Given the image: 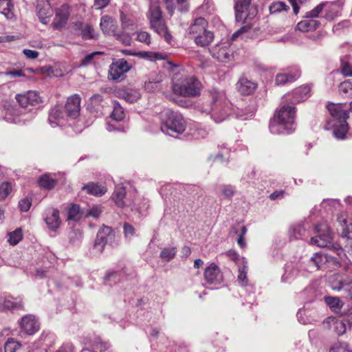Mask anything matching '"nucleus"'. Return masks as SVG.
I'll return each instance as SVG.
<instances>
[{
	"instance_id": "obj_1",
	"label": "nucleus",
	"mask_w": 352,
	"mask_h": 352,
	"mask_svg": "<svg viewBox=\"0 0 352 352\" xmlns=\"http://www.w3.org/2000/svg\"><path fill=\"white\" fill-rule=\"evenodd\" d=\"M252 0H236L234 5L235 18L237 22H243L244 25L232 34V38L239 35L248 32L252 29L256 30L254 27L257 14V8L255 6H251Z\"/></svg>"
},
{
	"instance_id": "obj_2",
	"label": "nucleus",
	"mask_w": 352,
	"mask_h": 352,
	"mask_svg": "<svg viewBox=\"0 0 352 352\" xmlns=\"http://www.w3.org/2000/svg\"><path fill=\"white\" fill-rule=\"evenodd\" d=\"M296 109L293 106L283 105L276 111L270 123V130L274 134L290 133L294 131Z\"/></svg>"
},
{
	"instance_id": "obj_3",
	"label": "nucleus",
	"mask_w": 352,
	"mask_h": 352,
	"mask_svg": "<svg viewBox=\"0 0 352 352\" xmlns=\"http://www.w3.org/2000/svg\"><path fill=\"white\" fill-rule=\"evenodd\" d=\"M173 91L184 97H196L200 95L201 84L194 76L175 74L173 78Z\"/></svg>"
},
{
	"instance_id": "obj_4",
	"label": "nucleus",
	"mask_w": 352,
	"mask_h": 352,
	"mask_svg": "<svg viewBox=\"0 0 352 352\" xmlns=\"http://www.w3.org/2000/svg\"><path fill=\"white\" fill-rule=\"evenodd\" d=\"M208 28V21L204 17L195 18L189 26L188 36L197 46L206 47L212 42L214 34Z\"/></svg>"
},
{
	"instance_id": "obj_5",
	"label": "nucleus",
	"mask_w": 352,
	"mask_h": 352,
	"mask_svg": "<svg viewBox=\"0 0 352 352\" xmlns=\"http://www.w3.org/2000/svg\"><path fill=\"white\" fill-rule=\"evenodd\" d=\"M186 129V122L178 112L166 110L162 117L161 130L163 133L173 136V133H182Z\"/></svg>"
},
{
	"instance_id": "obj_6",
	"label": "nucleus",
	"mask_w": 352,
	"mask_h": 352,
	"mask_svg": "<svg viewBox=\"0 0 352 352\" xmlns=\"http://www.w3.org/2000/svg\"><path fill=\"white\" fill-rule=\"evenodd\" d=\"M330 287L333 291L343 292L346 298L352 300V267L347 265L343 272L333 275Z\"/></svg>"
},
{
	"instance_id": "obj_7",
	"label": "nucleus",
	"mask_w": 352,
	"mask_h": 352,
	"mask_svg": "<svg viewBox=\"0 0 352 352\" xmlns=\"http://www.w3.org/2000/svg\"><path fill=\"white\" fill-rule=\"evenodd\" d=\"M210 94L213 104L210 111L211 117L216 122H221L230 114V104L223 93L214 89Z\"/></svg>"
},
{
	"instance_id": "obj_8",
	"label": "nucleus",
	"mask_w": 352,
	"mask_h": 352,
	"mask_svg": "<svg viewBox=\"0 0 352 352\" xmlns=\"http://www.w3.org/2000/svg\"><path fill=\"white\" fill-rule=\"evenodd\" d=\"M315 232L317 234L311 239V244L316 245L320 248L331 247L336 250L338 254H340V252L342 251L338 245L332 244L333 234L326 223H321L316 225L315 227Z\"/></svg>"
},
{
	"instance_id": "obj_9",
	"label": "nucleus",
	"mask_w": 352,
	"mask_h": 352,
	"mask_svg": "<svg viewBox=\"0 0 352 352\" xmlns=\"http://www.w3.org/2000/svg\"><path fill=\"white\" fill-rule=\"evenodd\" d=\"M307 267H304V270L312 272L320 269L334 268L339 265V261L337 258L326 253H316L308 261Z\"/></svg>"
},
{
	"instance_id": "obj_10",
	"label": "nucleus",
	"mask_w": 352,
	"mask_h": 352,
	"mask_svg": "<svg viewBox=\"0 0 352 352\" xmlns=\"http://www.w3.org/2000/svg\"><path fill=\"white\" fill-rule=\"evenodd\" d=\"M115 239V233L112 228L109 226L102 227L98 232L96 238L93 245V250L96 254H100L104 248V246L109 243L112 245Z\"/></svg>"
},
{
	"instance_id": "obj_11",
	"label": "nucleus",
	"mask_w": 352,
	"mask_h": 352,
	"mask_svg": "<svg viewBox=\"0 0 352 352\" xmlns=\"http://www.w3.org/2000/svg\"><path fill=\"white\" fill-rule=\"evenodd\" d=\"M337 221L342 227L341 236L345 240V250L352 256V223L348 222L344 214H339Z\"/></svg>"
},
{
	"instance_id": "obj_12",
	"label": "nucleus",
	"mask_w": 352,
	"mask_h": 352,
	"mask_svg": "<svg viewBox=\"0 0 352 352\" xmlns=\"http://www.w3.org/2000/svg\"><path fill=\"white\" fill-rule=\"evenodd\" d=\"M131 68V65L124 58L114 60L110 66L109 78L113 80H119Z\"/></svg>"
},
{
	"instance_id": "obj_13",
	"label": "nucleus",
	"mask_w": 352,
	"mask_h": 352,
	"mask_svg": "<svg viewBox=\"0 0 352 352\" xmlns=\"http://www.w3.org/2000/svg\"><path fill=\"white\" fill-rule=\"evenodd\" d=\"M212 56L220 62L228 63L232 58V50L228 43L216 45L210 50Z\"/></svg>"
},
{
	"instance_id": "obj_14",
	"label": "nucleus",
	"mask_w": 352,
	"mask_h": 352,
	"mask_svg": "<svg viewBox=\"0 0 352 352\" xmlns=\"http://www.w3.org/2000/svg\"><path fill=\"white\" fill-rule=\"evenodd\" d=\"M36 12L39 21L43 24H47L53 15V10L49 0H37Z\"/></svg>"
},
{
	"instance_id": "obj_15",
	"label": "nucleus",
	"mask_w": 352,
	"mask_h": 352,
	"mask_svg": "<svg viewBox=\"0 0 352 352\" xmlns=\"http://www.w3.org/2000/svg\"><path fill=\"white\" fill-rule=\"evenodd\" d=\"M204 279L209 285H217L223 280V275L219 267L212 263L204 271Z\"/></svg>"
},
{
	"instance_id": "obj_16",
	"label": "nucleus",
	"mask_w": 352,
	"mask_h": 352,
	"mask_svg": "<svg viewBox=\"0 0 352 352\" xmlns=\"http://www.w3.org/2000/svg\"><path fill=\"white\" fill-rule=\"evenodd\" d=\"M40 324L33 315L23 316L20 322V328L22 332L28 335H33L38 331Z\"/></svg>"
},
{
	"instance_id": "obj_17",
	"label": "nucleus",
	"mask_w": 352,
	"mask_h": 352,
	"mask_svg": "<svg viewBox=\"0 0 352 352\" xmlns=\"http://www.w3.org/2000/svg\"><path fill=\"white\" fill-rule=\"evenodd\" d=\"M66 114L72 118H76L78 116L80 111V97L78 94L70 96L65 105Z\"/></svg>"
},
{
	"instance_id": "obj_18",
	"label": "nucleus",
	"mask_w": 352,
	"mask_h": 352,
	"mask_svg": "<svg viewBox=\"0 0 352 352\" xmlns=\"http://www.w3.org/2000/svg\"><path fill=\"white\" fill-rule=\"evenodd\" d=\"M301 295L307 302H311L322 296V288L319 287L318 281H313L303 290Z\"/></svg>"
},
{
	"instance_id": "obj_19",
	"label": "nucleus",
	"mask_w": 352,
	"mask_h": 352,
	"mask_svg": "<svg viewBox=\"0 0 352 352\" xmlns=\"http://www.w3.org/2000/svg\"><path fill=\"white\" fill-rule=\"evenodd\" d=\"M129 183H121L115 187V190L111 195V199L118 208H122L126 206L124 198L126 197Z\"/></svg>"
},
{
	"instance_id": "obj_20",
	"label": "nucleus",
	"mask_w": 352,
	"mask_h": 352,
	"mask_svg": "<svg viewBox=\"0 0 352 352\" xmlns=\"http://www.w3.org/2000/svg\"><path fill=\"white\" fill-rule=\"evenodd\" d=\"M44 219L50 230H56L60 224L59 210L55 208L46 210Z\"/></svg>"
},
{
	"instance_id": "obj_21",
	"label": "nucleus",
	"mask_w": 352,
	"mask_h": 352,
	"mask_svg": "<svg viewBox=\"0 0 352 352\" xmlns=\"http://www.w3.org/2000/svg\"><path fill=\"white\" fill-rule=\"evenodd\" d=\"M327 109L336 122L344 121L349 118L347 109L345 106L342 103H331L327 105Z\"/></svg>"
},
{
	"instance_id": "obj_22",
	"label": "nucleus",
	"mask_w": 352,
	"mask_h": 352,
	"mask_svg": "<svg viewBox=\"0 0 352 352\" xmlns=\"http://www.w3.org/2000/svg\"><path fill=\"white\" fill-rule=\"evenodd\" d=\"M69 16V7L67 5H63L56 10V16L53 22V27L55 29H60L64 27Z\"/></svg>"
},
{
	"instance_id": "obj_23",
	"label": "nucleus",
	"mask_w": 352,
	"mask_h": 352,
	"mask_svg": "<svg viewBox=\"0 0 352 352\" xmlns=\"http://www.w3.org/2000/svg\"><path fill=\"white\" fill-rule=\"evenodd\" d=\"M304 263H287L285 265V273L282 276L283 282H289L293 280L301 271V269L305 267Z\"/></svg>"
},
{
	"instance_id": "obj_24",
	"label": "nucleus",
	"mask_w": 352,
	"mask_h": 352,
	"mask_svg": "<svg viewBox=\"0 0 352 352\" xmlns=\"http://www.w3.org/2000/svg\"><path fill=\"white\" fill-rule=\"evenodd\" d=\"M324 324L338 336L343 335L346 331L345 321L335 317H328L324 321Z\"/></svg>"
},
{
	"instance_id": "obj_25",
	"label": "nucleus",
	"mask_w": 352,
	"mask_h": 352,
	"mask_svg": "<svg viewBox=\"0 0 352 352\" xmlns=\"http://www.w3.org/2000/svg\"><path fill=\"white\" fill-rule=\"evenodd\" d=\"M100 27L106 35H114L118 30L116 20L109 15H104L100 19Z\"/></svg>"
},
{
	"instance_id": "obj_26",
	"label": "nucleus",
	"mask_w": 352,
	"mask_h": 352,
	"mask_svg": "<svg viewBox=\"0 0 352 352\" xmlns=\"http://www.w3.org/2000/svg\"><path fill=\"white\" fill-rule=\"evenodd\" d=\"M309 228V225L304 222L291 226L288 232L289 240L292 241L302 239Z\"/></svg>"
},
{
	"instance_id": "obj_27",
	"label": "nucleus",
	"mask_w": 352,
	"mask_h": 352,
	"mask_svg": "<svg viewBox=\"0 0 352 352\" xmlns=\"http://www.w3.org/2000/svg\"><path fill=\"white\" fill-rule=\"evenodd\" d=\"M150 25L151 29H153L157 34L164 37L167 43H170L171 41L172 36L168 31V28L164 19L155 21L150 23Z\"/></svg>"
},
{
	"instance_id": "obj_28",
	"label": "nucleus",
	"mask_w": 352,
	"mask_h": 352,
	"mask_svg": "<svg viewBox=\"0 0 352 352\" xmlns=\"http://www.w3.org/2000/svg\"><path fill=\"white\" fill-rule=\"evenodd\" d=\"M236 87L241 94L249 95L254 91L256 84L246 78H241L237 82Z\"/></svg>"
},
{
	"instance_id": "obj_29",
	"label": "nucleus",
	"mask_w": 352,
	"mask_h": 352,
	"mask_svg": "<svg viewBox=\"0 0 352 352\" xmlns=\"http://www.w3.org/2000/svg\"><path fill=\"white\" fill-rule=\"evenodd\" d=\"M23 309L21 300L14 301L12 297H4L0 302V310H14Z\"/></svg>"
},
{
	"instance_id": "obj_30",
	"label": "nucleus",
	"mask_w": 352,
	"mask_h": 352,
	"mask_svg": "<svg viewBox=\"0 0 352 352\" xmlns=\"http://www.w3.org/2000/svg\"><path fill=\"white\" fill-rule=\"evenodd\" d=\"M3 111L4 113V119L9 122H17L19 120V117L21 115V111L14 106H12L10 104L5 105Z\"/></svg>"
},
{
	"instance_id": "obj_31",
	"label": "nucleus",
	"mask_w": 352,
	"mask_h": 352,
	"mask_svg": "<svg viewBox=\"0 0 352 352\" xmlns=\"http://www.w3.org/2000/svg\"><path fill=\"white\" fill-rule=\"evenodd\" d=\"M310 87L308 85L301 86L294 90L292 93V100H291L293 103L300 102L305 100L309 96Z\"/></svg>"
},
{
	"instance_id": "obj_32",
	"label": "nucleus",
	"mask_w": 352,
	"mask_h": 352,
	"mask_svg": "<svg viewBox=\"0 0 352 352\" xmlns=\"http://www.w3.org/2000/svg\"><path fill=\"white\" fill-rule=\"evenodd\" d=\"M319 25L320 22L318 20L306 18L297 24L296 29L301 32H309L316 30Z\"/></svg>"
},
{
	"instance_id": "obj_33",
	"label": "nucleus",
	"mask_w": 352,
	"mask_h": 352,
	"mask_svg": "<svg viewBox=\"0 0 352 352\" xmlns=\"http://www.w3.org/2000/svg\"><path fill=\"white\" fill-rule=\"evenodd\" d=\"M325 17L331 21L336 17L341 11V5L338 2L327 3L324 2Z\"/></svg>"
},
{
	"instance_id": "obj_34",
	"label": "nucleus",
	"mask_w": 352,
	"mask_h": 352,
	"mask_svg": "<svg viewBox=\"0 0 352 352\" xmlns=\"http://www.w3.org/2000/svg\"><path fill=\"white\" fill-rule=\"evenodd\" d=\"M82 190H85L88 194L94 196H102L104 195L107 190L104 186L93 182L85 185L82 187Z\"/></svg>"
},
{
	"instance_id": "obj_35",
	"label": "nucleus",
	"mask_w": 352,
	"mask_h": 352,
	"mask_svg": "<svg viewBox=\"0 0 352 352\" xmlns=\"http://www.w3.org/2000/svg\"><path fill=\"white\" fill-rule=\"evenodd\" d=\"M84 211L80 206L76 204H72L67 210V220L78 221L84 216Z\"/></svg>"
},
{
	"instance_id": "obj_36",
	"label": "nucleus",
	"mask_w": 352,
	"mask_h": 352,
	"mask_svg": "<svg viewBox=\"0 0 352 352\" xmlns=\"http://www.w3.org/2000/svg\"><path fill=\"white\" fill-rule=\"evenodd\" d=\"M300 76V72L298 69H295L292 73H281L276 75V85H284L287 82H292L297 79Z\"/></svg>"
},
{
	"instance_id": "obj_37",
	"label": "nucleus",
	"mask_w": 352,
	"mask_h": 352,
	"mask_svg": "<svg viewBox=\"0 0 352 352\" xmlns=\"http://www.w3.org/2000/svg\"><path fill=\"white\" fill-rule=\"evenodd\" d=\"M248 261L243 258L241 264L239 265L237 280L241 286H246L248 283V279L247 276L248 274Z\"/></svg>"
},
{
	"instance_id": "obj_38",
	"label": "nucleus",
	"mask_w": 352,
	"mask_h": 352,
	"mask_svg": "<svg viewBox=\"0 0 352 352\" xmlns=\"http://www.w3.org/2000/svg\"><path fill=\"white\" fill-rule=\"evenodd\" d=\"M14 6L11 0H0V14H3L7 19L14 18Z\"/></svg>"
},
{
	"instance_id": "obj_39",
	"label": "nucleus",
	"mask_w": 352,
	"mask_h": 352,
	"mask_svg": "<svg viewBox=\"0 0 352 352\" xmlns=\"http://www.w3.org/2000/svg\"><path fill=\"white\" fill-rule=\"evenodd\" d=\"M148 18L150 23L164 19L162 10L157 2L151 3L148 13Z\"/></svg>"
},
{
	"instance_id": "obj_40",
	"label": "nucleus",
	"mask_w": 352,
	"mask_h": 352,
	"mask_svg": "<svg viewBox=\"0 0 352 352\" xmlns=\"http://www.w3.org/2000/svg\"><path fill=\"white\" fill-rule=\"evenodd\" d=\"M324 302L334 312H339L344 305L340 298L337 296H324Z\"/></svg>"
},
{
	"instance_id": "obj_41",
	"label": "nucleus",
	"mask_w": 352,
	"mask_h": 352,
	"mask_svg": "<svg viewBox=\"0 0 352 352\" xmlns=\"http://www.w3.org/2000/svg\"><path fill=\"white\" fill-rule=\"evenodd\" d=\"M65 111H63V107L60 104L54 106L50 111L49 122L50 124L54 127L56 124L52 121V119L59 120L63 119L65 114Z\"/></svg>"
},
{
	"instance_id": "obj_42",
	"label": "nucleus",
	"mask_w": 352,
	"mask_h": 352,
	"mask_svg": "<svg viewBox=\"0 0 352 352\" xmlns=\"http://www.w3.org/2000/svg\"><path fill=\"white\" fill-rule=\"evenodd\" d=\"M333 126V133L335 136L338 139H343L348 131L346 120L337 121V123L334 124Z\"/></svg>"
},
{
	"instance_id": "obj_43",
	"label": "nucleus",
	"mask_w": 352,
	"mask_h": 352,
	"mask_svg": "<svg viewBox=\"0 0 352 352\" xmlns=\"http://www.w3.org/2000/svg\"><path fill=\"white\" fill-rule=\"evenodd\" d=\"M177 254L176 248L174 247L164 248L162 250L160 257L164 262H169L175 258Z\"/></svg>"
},
{
	"instance_id": "obj_44",
	"label": "nucleus",
	"mask_w": 352,
	"mask_h": 352,
	"mask_svg": "<svg viewBox=\"0 0 352 352\" xmlns=\"http://www.w3.org/2000/svg\"><path fill=\"white\" fill-rule=\"evenodd\" d=\"M122 97L126 101L132 103L140 98V94L136 89H126L123 91Z\"/></svg>"
},
{
	"instance_id": "obj_45",
	"label": "nucleus",
	"mask_w": 352,
	"mask_h": 352,
	"mask_svg": "<svg viewBox=\"0 0 352 352\" xmlns=\"http://www.w3.org/2000/svg\"><path fill=\"white\" fill-rule=\"evenodd\" d=\"M131 33V32H125L124 30L120 32L117 30L113 36L117 40L120 41L125 45H130L131 44V37L130 36Z\"/></svg>"
},
{
	"instance_id": "obj_46",
	"label": "nucleus",
	"mask_w": 352,
	"mask_h": 352,
	"mask_svg": "<svg viewBox=\"0 0 352 352\" xmlns=\"http://www.w3.org/2000/svg\"><path fill=\"white\" fill-rule=\"evenodd\" d=\"M38 184L43 188L51 190L56 185L57 181L52 177H39Z\"/></svg>"
},
{
	"instance_id": "obj_47",
	"label": "nucleus",
	"mask_w": 352,
	"mask_h": 352,
	"mask_svg": "<svg viewBox=\"0 0 352 352\" xmlns=\"http://www.w3.org/2000/svg\"><path fill=\"white\" fill-rule=\"evenodd\" d=\"M120 21L122 30L133 32L135 30V25L133 21L128 18L123 12L121 13Z\"/></svg>"
},
{
	"instance_id": "obj_48",
	"label": "nucleus",
	"mask_w": 352,
	"mask_h": 352,
	"mask_svg": "<svg viewBox=\"0 0 352 352\" xmlns=\"http://www.w3.org/2000/svg\"><path fill=\"white\" fill-rule=\"evenodd\" d=\"M81 36L84 39H95L98 34L95 32L93 27L89 24L85 25L81 30Z\"/></svg>"
},
{
	"instance_id": "obj_49",
	"label": "nucleus",
	"mask_w": 352,
	"mask_h": 352,
	"mask_svg": "<svg viewBox=\"0 0 352 352\" xmlns=\"http://www.w3.org/2000/svg\"><path fill=\"white\" fill-rule=\"evenodd\" d=\"M8 241L12 245H16L23 239V233L22 230L21 228H18L15 230L14 232L8 233Z\"/></svg>"
},
{
	"instance_id": "obj_50",
	"label": "nucleus",
	"mask_w": 352,
	"mask_h": 352,
	"mask_svg": "<svg viewBox=\"0 0 352 352\" xmlns=\"http://www.w3.org/2000/svg\"><path fill=\"white\" fill-rule=\"evenodd\" d=\"M339 91L342 95L352 97V80L341 82L339 86Z\"/></svg>"
},
{
	"instance_id": "obj_51",
	"label": "nucleus",
	"mask_w": 352,
	"mask_h": 352,
	"mask_svg": "<svg viewBox=\"0 0 352 352\" xmlns=\"http://www.w3.org/2000/svg\"><path fill=\"white\" fill-rule=\"evenodd\" d=\"M329 352H352V351L346 342H338L331 346Z\"/></svg>"
},
{
	"instance_id": "obj_52",
	"label": "nucleus",
	"mask_w": 352,
	"mask_h": 352,
	"mask_svg": "<svg viewBox=\"0 0 352 352\" xmlns=\"http://www.w3.org/2000/svg\"><path fill=\"white\" fill-rule=\"evenodd\" d=\"M340 202L339 199H324L321 204V206L327 211L333 212V208L336 209L340 206Z\"/></svg>"
},
{
	"instance_id": "obj_53",
	"label": "nucleus",
	"mask_w": 352,
	"mask_h": 352,
	"mask_svg": "<svg viewBox=\"0 0 352 352\" xmlns=\"http://www.w3.org/2000/svg\"><path fill=\"white\" fill-rule=\"evenodd\" d=\"M12 190V186L8 182H3L0 185V200L6 199Z\"/></svg>"
},
{
	"instance_id": "obj_54",
	"label": "nucleus",
	"mask_w": 352,
	"mask_h": 352,
	"mask_svg": "<svg viewBox=\"0 0 352 352\" xmlns=\"http://www.w3.org/2000/svg\"><path fill=\"white\" fill-rule=\"evenodd\" d=\"M91 348L94 352H102L109 348V344L102 342L100 338H96L91 344Z\"/></svg>"
},
{
	"instance_id": "obj_55",
	"label": "nucleus",
	"mask_w": 352,
	"mask_h": 352,
	"mask_svg": "<svg viewBox=\"0 0 352 352\" xmlns=\"http://www.w3.org/2000/svg\"><path fill=\"white\" fill-rule=\"evenodd\" d=\"M28 99L30 100L31 106L39 104L42 102L41 97L39 96L38 92L35 91H29L27 92Z\"/></svg>"
},
{
	"instance_id": "obj_56",
	"label": "nucleus",
	"mask_w": 352,
	"mask_h": 352,
	"mask_svg": "<svg viewBox=\"0 0 352 352\" xmlns=\"http://www.w3.org/2000/svg\"><path fill=\"white\" fill-rule=\"evenodd\" d=\"M340 72L344 76H352V65L345 58L341 59Z\"/></svg>"
},
{
	"instance_id": "obj_57",
	"label": "nucleus",
	"mask_w": 352,
	"mask_h": 352,
	"mask_svg": "<svg viewBox=\"0 0 352 352\" xmlns=\"http://www.w3.org/2000/svg\"><path fill=\"white\" fill-rule=\"evenodd\" d=\"M289 10V6H287L285 3L282 1H276L274 2L270 6V12L271 13L278 12L282 10Z\"/></svg>"
},
{
	"instance_id": "obj_58",
	"label": "nucleus",
	"mask_w": 352,
	"mask_h": 352,
	"mask_svg": "<svg viewBox=\"0 0 352 352\" xmlns=\"http://www.w3.org/2000/svg\"><path fill=\"white\" fill-rule=\"evenodd\" d=\"M32 199L31 197H25L19 201V207L21 212H27L32 206Z\"/></svg>"
},
{
	"instance_id": "obj_59",
	"label": "nucleus",
	"mask_w": 352,
	"mask_h": 352,
	"mask_svg": "<svg viewBox=\"0 0 352 352\" xmlns=\"http://www.w3.org/2000/svg\"><path fill=\"white\" fill-rule=\"evenodd\" d=\"M324 6H325V3H320L316 7H315L312 10L307 12L305 14V18H311V19H314V18H316L319 16V14L324 9Z\"/></svg>"
},
{
	"instance_id": "obj_60",
	"label": "nucleus",
	"mask_w": 352,
	"mask_h": 352,
	"mask_svg": "<svg viewBox=\"0 0 352 352\" xmlns=\"http://www.w3.org/2000/svg\"><path fill=\"white\" fill-rule=\"evenodd\" d=\"M69 242L76 245L78 244L82 239V233L79 230H72L69 234Z\"/></svg>"
},
{
	"instance_id": "obj_61",
	"label": "nucleus",
	"mask_w": 352,
	"mask_h": 352,
	"mask_svg": "<svg viewBox=\"0 0 352 352\" xmlns=\"http://www.w3.org/2000/svg\"><path fill=\"white\" fill-rule=\"evenodd\" d=\"M21 346L20 344L12 339H9L4 345L5 352H15Z\"/></svg>"
},
{
	"instance_id": "obj_62",
	"label": "nucleus",
	"mask_w": 352,
	"mask_h": 352,
	"mask_svg": "<svg viewBox=\"0 0 352 352\" xmlns=\"http://www.w3.org/2000/svg\"><path fill=\"white\" fill-rule=\"evenodd\" d=\"M111 118L116 121H121L124 118V113L122 108L120 106L114 107L111 113Z\"/></svg>"
},
{
	"instance_id": "obj_63",
	"label": "nucleus",
	"mask_w": 352,
	"mask_h": 352,
	"mask_svg": "<svg viewBox=\"0 0 352 352\" xmlns=\"http://www.w3.org/2000/svg\"><path fill=\"white\" fill-rule=\"evenodd\" d=\"M16 100L19 105L23 108H26L30 105V100L28 99L27 93L25 94H17L16 96Z\"/></svg>"
},
{
	"instance_id": "obj_64",
	"label": "nucleus",
	"mask_w": 352,
	"mask_h": 352,
	"mask_svg": "<svg viewBox=\"0 0 352 352\" xmlns=\"http://www.w3.org/2000/svg\"><path fill=\"white\" fill-rule=\"evenodd\" d=\"M221 193L226 197H231L234 194V189L230 185H223L220 187Z\"/></svg>"
}]
</instances>
